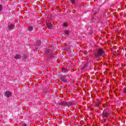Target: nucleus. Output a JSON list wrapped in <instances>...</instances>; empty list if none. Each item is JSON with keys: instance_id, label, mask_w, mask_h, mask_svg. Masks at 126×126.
<instances>
[{"instance_id": "nucleus-16", "label": "nucleus", "mask_w": 126, "mask_h": 126, "mask_svg": "<svg viewBox=\"0 0 126 126\" xmlns=\"http://www.w3.org/2000/svg\"><path fill=\"white\" fill-rule=\"evenodd\" d=\"M123 92H124V93H126V88H124Z\"/></svg>"}, {"instance_id": "nucleus-9", "label": "nucleus", "mask_w": 126, "mask_h": 126, "mask_svg": "<svg viewBox=\"0 0 126 126\" xmlns=\"http://www.w3.org/2000/svg\"><path fill=\"white\" fill-rule=\"evenodd\" d=\"M62 71L63 73L67 72V69L65 68H62Z\"/></svg>"}, {"instance_id": "nucleus-3", "label": "nucleus", "mask_w": 126, "mask_h": 126, "mask_svg": "<svg viewBox=\"0 0 126 126\" xmlns=\"http://www.w3.org/2000/svg\"><path fill=\"white\" fill-rule=\"evenodd\" d=\"M103 117L105 118H107V117H109L110 116V113L108 112H105V111H104L102 113Z\"/></svg>"}, {"instance_id": "nucleus-17", "label": "nucleus", "mask_w": 126, "mask_h": 126, "mask_svg": "<svg viewBox=\"0 0 126 126\" xmlns=\"http://www.w3.org/2000/svg\"><path fill=\"white\" fill-rule=\"evenodd\" d=\"M85 67H86V65H84V66H83V69H84Z\"/></svg>"}, {"instance_id": "nucleus-19", "label": "nucleus", "mask_w": 126, "mask_h": 126, "mask_svg": "<svg viewBox=\"0 0 126 126\" xmlns=\"http://www.w3.org/2000/svg\"><path fill=\"white\" fill-rule=\"evenodd\" d=\"M36 49H38V47H36Z\"/></svg>"}, {"instance_id": "nucleus-14", "label": "nucleus", "mask_w": 126, "mask_h": 126, "mask_svg": "<svg viewBox=\"0 0 126 126\" xmlns=\"http://www.w3.org/2000/svg\"><path fill=\"white\" fill-rule=\"evenodd\" d=\"M63 25V27H67V24L66 23H64Z\"/></svg>"}, {"instance_id": "nucleus-2", "label": "nucleus", "mask_w": 126, "mask_h": 126, "mask_svg": "<svg viewBox=\"0 0 126 126\" xmlns=\"http://www.w3.org/2000/svg\"><path fill=\"white\" fill-rule=\"evenodd\" d=\"M4 95L5 97H7V98H9V97H11V95H12L11 92L9 91H7L5 92Z\"/></svg>"}, {"instance_id": "nucleus-13", "label": "nucleus", "mask_w": 126, "mask_h": 126, "mask_svg": "<svg viewBox=\"0 0 126 126\" xmlns=\"http://www.w3.org/2000/svg\"><path fill=\"white\" fill-rule=\"evenodd\" d=\"M61 104L63 105V106H65L66 105V102L65 101H63L61 103Z\"/></svg>"}, {"instance_id": "nucleus-5", "label": "nucleus", "mask_w": 126, "mask_h": 126, "mask_svg": "<svg viewBox=\"0 0 126 126\" xmlns=\"http://www.w3.org/2000/svg\"><path fill=\"white\" fill-rule=\"evenodd\" d=\"M8 28L10 29V30H12L13 28H14V25L11 24V25H9L8 26Z\"/></svg>"}, {"instance_id": "nucleus-7", "label": "nucleus", "mask_w": 126, "mask_h": 126, "mask_svg": "<svg viewBox=\"0 0 126 126\" xmlns=\"http://www.w3.org/2000/svg\"><path fill=\"white\" fill-rule=\"evenodd\" d=\"M100 104H101V101H98V102H97L95 104H94V107H98L99 105H100Z\"/></svg>"}, {"instance_id": "nucleus-4", "label": "nucleus", "mask_w": 126, "mask_h": 126, "mask_svg": "<svg viewBox=\"0 0 126 126\" xmlns=\"http://www.w3.org/2000/svg\"><path fill=\"white\" fill-rule=\"evenodd\" d=\"M14 59H15V60H19L21 59V55L20 54H16Z\"/></svg>"}, {"instance_id": "nucleus-15", "label": "nucleus", "mask_w": 126, "mask_h": 126, "mask_svg": "<svg viewBox=\"0 0 126 126\" xmlns=\"http://www.w3.org/2000/svg\"><path fill=\"white\" fill-rule=\"evenodd\" d=\"M1 10H2V6L1 5H0V12Z\"/></svg>"}, {"instance_id": "nucleus-18", "label": "nucleus", "mask_w": 126, "mask_h": 126, "mask_svg": "<svg viewBox=\"0 0 126 126\" xmlns=\"http://www.w3.org/2000/svg\"><path fill=\"white\" fill-rule=\"evenodd\" d=\"M21 126H27L26 124L24 123Z\"/></svg>"}, {"instance_id": "nucleus-8", "label": "nucleus", "mask_w": 126, "mask_h": 126, "mask_svg": "<svg viewBox=\"0 0 126 126\" xmlns=\"http://www.w3.org/2000/svg\"><path fill=\"white\" fill-rule=\"evenodd\" d=\"M28 30V31H30V32H31V31H33V26L29 27Z\"/></svg>"}, {"instance_id": "nucleus-6", "label": "nucleus", "mask_w": 126, "mask_h": 126, "mask_svg": "<svg viewBox=\"0 0 126 126\" xmlns=\"http://www.w3.org/2000/svg\"><path fill=\"white\" fill-rule=\"evenodd\" d=\"M47 26L49 29H52V27H53V25L51 23H48V22H47Z\"/></svg>"}, {"instance_id": "nucleus-1", "label": "nucleus", "mask_w": 126, "mask_h": 126, "mask_svg": "<svg viewBox=\"0 0 126 126\" xmlns=\"http://www.w3.org/2000/svg\"><path fill=\"white\" fill-rule=\"evenodd\" d=\"M105 54V51L103 49H99L96 53H95V58H99V57H102L103 55Z\"/></svg>"}, {"instance_id": "nucleus-11", "label": "nucleus", "mask_w": 126, "mask_h": 126, "mask_svg": "<svg viewBox=\"0 0 126 126\" xmlns=\"http://www.w3.org/2000/svg\"><path fill=\"white\" fill-rule=\"evenodd\" d=\"M41 45V42H40V41L38 40L37 41H36V46H37V47H39V46H40Z\"/></svg>"}, {"instance_id": "nucleus-10", "label": "nucleus", "mask_w": 126, "mask_h": 126, "mask_svg": "<svg viewBox=\"0 0 126 126\" xmlns=\"http://www.w3.org/2000/svg\"><path fill=\"white\" fill-rule=\"evenodd\" d=\"M70 2L72 3V4H74L75 3V0H69Z\"/></svg>"}, {"instance_id": "nucleus-12", "label": "nucleus", "mask_w": 126, "mask_h": 126, "mask_svg": "<svg viewBox=\"0 0 126 126\" xmlns=\"http://www.w3.org/2000/svg\"><path fill=\"white\" fill-rule=\"evenodd\" d=\"M64 33L65 35H68V34H69V32H68V31H64Z\"/></svg>"}]
</instances>
